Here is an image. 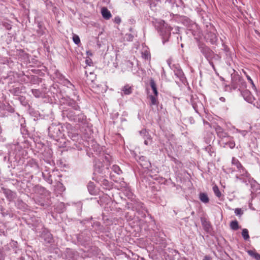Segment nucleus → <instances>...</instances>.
<instances>
[{
    "instance_id": "obj_1",
    "label": "nucleus",
    "mask_w": 260,
    "mask_h": 260,
    "mask_svg": "<svg viewBox=\"0 0 260 260\" xmlns=\"http://www.w3.org/2000/svg\"><path fill=\"white\" fill-rule=\"evenodd\" d=\"M70 120L75 122L82 123L85 119V117L83 113L80 110H74L73 109H68L63 112Z\"/></svg>"
},
{
    "instance_id": "obj_2",
    "label": "nucleus",
    "mask_w": 260,
    "mask_h": 260,
    "mask_svg": "<svg viewBox=\"0 0 260 260\" xmlns=\"http://www.w3.org/2000/svg\"><path fill=\"white\" fill-rule=\"evenodd\" d=\"M159 24L160 31L161 35L162 36V42L164 44L165 42L168 41V39L171 35V31L172 28L163 20L160 21Z\"/></svg>"
},
{
    "instance_id": "obj_3",
    "label": "nucleus",
    "mask_w": 260,
    "mask_h": 260,
    "mask_svg": "<svg viewBox=\"0 0 260 260\" xmlns=\"http://www.w3.org/2000/svg\"><path fill=\"white\" fill-rule=\"evenodd\" d=\"M48 134L51 138L55 139L60 136L61 132L58 126L52 125L48 128Z\"/></svg>"
},
{
    "instance_id": "obj_4",
    "label": "nucleus",
    "mask_w": 260,
    "mask_h": 260,
    "mask_svg": "<svg viewBox=\"0 0 260 260\" xmlns=\"http://www.w3.org/2000/svg\"><path fill=\"white\" fill-rule=\"evenodd\" d=\"M241 94L245 100L247 101L248 103H251L255 100L253 96L248 90H244L242 91L241 92Z\"/></svg>"
},
{
    "instance_id": "obj_5",
    "label": "nucleus",
    "mask_w": 260,
    "mask_h": 260,
    "mask_svg": "<svg viewBox=\"0 0 260 260\" xmlns=\"http://www.w3.org/2000/svg\"><path fill=\"white\" fill-rule=\"evenodd\" d=\"M205 38L212 44L215 43L217 40L216 34L212 32L207 33L205 36Z\"/></svg>"
},
{
    "instance_id": "obj_6",
    "label": "nucleus",
    "mask_w": 260,
    "mask_h": 260,
    "mask_svg": "<svg viewBox=\"0 0 260 260\" xmlns=\"http://www.w3.org/2000/svg\"><path fill=\"white\" fill-rule=\"evenodd\" d=\"M215 131L217 136L219 138L222 139L226 137H229L228 134L220 126H217L215 128Z\"/></svg>"
},
{
    "instance_id": "obj_7",
    "label": "nucleus",
    "mask_w": 260,
    "mask_h": 260,
    "mask_svg": "<svg viewBox=\"0 0 260 260\" xmlns=\"http://www.w3.org/2000/svg\"><path fill=\"white\" fill-rule=\"evenodd\" d=\"M34 190L36 193L46 196L49 194L48 191H47L44 187L40 185H36L34 188Z\"/></svg>"
},
{
    "instance_id": "obj_8",
    "label": "nucleus",
    "mask_w": 260,
    "mask_h": 260,
    "mask_svg": "<svg viewBox=\"0 0 260 260\" xmlns=\"http://www.w3.org/2000/svg\"><path fill=\"white\" fill-rule=\"evenodd\" d=\"M101 13L103 17L106 20H109L112 16L110 12L105 7L102 9Z\"/></svg>"
},
{
    "instance_id": "obj_9",
    "label": "nucleus",
    "mask_w": 260,
    "mask_h": 260,
    "mask_svg": "<svg viewBox=\"0 0 260 260\" xmlns=\"http://www.w3.org/2000/svg\"><path fill=\"white\" fill-rule=\"evenodd\" d=\"M121 91L123 92L124 94L129 95L132 93L133 88L132 86L129 85H125L122 88Z\"/></svg>"
},
{
    "instance_id": "obj_10",
    "label": "nucleus",
    "mask_w": 260,
    "mask_h": 260,
    "mask_svg": "<svg viewBox=\"0 0 260 260\" xmlns=\"http://www.w3.org/2000/svg\"><path fill=\"white\" fill-rule=\"evenodd\" d=\"M68 105L71 108L70 109H73L74 110H80L79 106L74 100H70L68 103Z\"/></svg>"
},
{
    "instance_id": "obj_11",
    "label": "nucleus",
    "mask_w": 260,
    "mask_h": 260,
    "mask_svg": "<svg viewBox=\"0 0 260 260\" xmlns=\"http://www.w3.org/2000/svg\"><path fill=\"white\" fill-rule=\"evenodd\" d=\"M150 86L153 91L154 95L156 96H157L158 91H157V88H156V85L155 84L154 80L153 79H150Z\"/></svg>"
},
{
    "instance_id": "obj_12",
    "label": "nucleus",
    "mask_w": 260,
    "mask_h": 260,
    "mask_svg": "<svg viewBox=\"0 0 260 260\" xmlns=\"http://www.w3.org/2000/svg\"><path fill=\"white\" fill-rule=\"evenodd\" d=\"M200 200L204 203H208L209 202V198L207 194L205 193H200L199 195Z\"/></svg>"
},
{
    "instance_id": "obj_13",
    "label": "nucleus",
    "mask_w": 260,
    "mask_h": 260,
    "mask_svg": "<svg viewBox=\"0 0 260 260\" xmlns=\"http://www.w3.org/2000/svg\"><path fill=\"white\" fill-rule=\"evenodd\" d=\"M142 57L145 60H150L151 58L150 52L147 49L142 52Z\"/></svg>"
},
{
    "instance_id": "obj_14",
    "label": "nucleus",
    "mask_w": 260,
    "mask_h": 260,
    "mask_svg": "<svg viewBox=\"0 0 260 260\" xmlns=\"http://www.w3.org/2000/svg\"><path fill=\"white\" fill-rule=\"evenodd\" d=\"M229 139V140L223 143V147H225L226 146L229 147L230 148H233L235 146V143L234 141L232 140L231 138L230 137H228Z\"/></svg>"
},
{
    "instance_id": "obj_15",
    "label": "nucleus",
    "mask_w": 260,
    "mask_h": 260,
    "mask_svg": "<svg viewBox=\"0 0 260 260\" xmlns=\"http://www.w3.org/2000/svg\"><path fill=\"white\" fill-rule=\"evenodd\" d=\"M230 225L231 229L234 231H237L240 228L238 222L236 220L232 221Z\"/></svg>"
},
{
    "instance_id": "obj_16",
    "label": "nucleus",
    "mask_w": 260,
    "mask_h": 260,
    "mask_svg": "<svg viewBox=\"0 0 260 260\" xmlns=\"http://www.w3.org/2000/svg\"><path fill=\"white\" fill-rule=\"evenodd\" d=\"M202 225L206 231H209L211 229L210 223L206 220H202Z\"/></svg>"
},
{
    "instance_id": "obj_17",
    "label": "nucleus",
    "mask_w": 260,
    "mask_h": 260,
    "mask_svg": "<svg viewBox=\"0 0 260 260\" xmlns=\"http://www.w3.org/2000/svg\"><path fill=\"white\" fill-rule=\"evenodd\" d=\"M248 254L254 258L256 260H260V254L253 250H248L247 251Z\"/></svg>"
},
{
    "instance_id": "obj_18",
    "label": "nucleus",
    "mask_w": 260,
    "mask_h": 260,
    "mask_svg": "<svg viewBox=\"0 0 260 260\" xmlns=\"http://www.w3.org/2000/svg\"><path fill=\"white\" fill-rule=\"evenodd\" d=\"M238 170L241 173V175L242 176L245 177L246 178H248L250 177V174L247 172V171L243 166H242L241 168L239 169Z\"/></svg>"
},
{
    "instance_id": "obj_19",
    "label": "nucleus",
    "mask_w": 260,
    "mask_h": 260,
    "mask_svg": "<svg viewBox=\"0 0 260 260\" xmlns=\"http://www.w3.org/2000/svg\"><path fill=\"white\" fill-rule=\"evenodd\" d=\"M4 193L9 199H11L13 197V192L11 190L4 189Z\"/></svg>"
},
{
    "instance_id": "obj_20",
    "label": "nucleus",
    "mask_w": 260,
    "mask_h": 260,
    "mask_svg": "<svg viewBox=\"0 0 260 260\" xmlns=\"http://www.w3.org/2000/svg\"><path fill=\"white\" fill-rule=\"evenodd\" d=\"M156 97L155 95H149V98L150 100V105H157V100L156 99Z\"/></svg>"
},
{
    "instance_id": "obj_21",
    "label": "nucleus",
    "mask_w": 260,
    "mask_h": 260,
    "mask_svg": "<svg viewBox=\"0 0 260 260\" xmlns=\"http://www.w3.org/2000/svg\"><path fill=\"white\" fill-rule=\"evenodd\" d=\"M232 162L233 165L236 166V167L238 169L241 168V167L242 166V165L241 164V163L238 160V159H237L234 157L233 158Z\"/></svg>"
},
{
    "instance_id": "obj_22",
    "label": "nucleus",
    "mask_w": 260,
    "mask_h": 260,
    "mask_svg": "<svg viewBox=\"0 0 260 260\" xmlns=\"http://www.w3.org/2000/svg\"><path fill=\"white\" fill-rule=\"evenodd\" d=\"M242 235L244 240H246L249 239L248 234V231L246 229H244L242 230Z\"/></svg>"
},
{
    "instance_id": "obj_23",
    "label": "nucleus",
    "mask_w": 260,
    "mask_h": 260,
    "mask_svg": "<svg viewBox=\"0 0 260 260\" xmlns=\"http://www.w3.org/2000/svg\"><path fill=\"white\" fill-rule=\"evenodd\" d=\"M112 170L114 172H115L118 175H119L122 173V171L120 170L119 167L117 165H113L112 167Z\"/></svg>"
},
{
    "instance_id": "obj_24",
    "label": "nucleus",
    "mask_w": 260,
    "mask_h": 260,
    "mask_svg": "<svg viewBox=\"0 0 260 260\" xmlns=\"http://www.w3.org/2000/svg\"><path fill=\"white\" fill-rule=\"evenodd\" d=\"M32 93L36 98H40L42 96V92L39 89H32Z\"/></svg>"
},
{
    "instance_id": "obj_25",
    "label": "nucleus",
    "mask_w": 260,
    "mask_h": 260,
    "mask_svg": "<svg viewBox=\"0 0 260 260\" xmlns=\"http://www.w3.org/2000/svg\"><path fill=\"white\" fill-rule=\"evenodd\" d=\"M213 190L215 193V194L218 198L220 197L221 196V193L218 188V187L217 186H214L213 187Z\"/></svg>"
},
{
    "instance_id": "obj_26",
    "label": "nucleus",
    "mask_w": 260,
    "mask_h": 260,
    "mask_svg": "<svg viewBox=\"0 0 260 260\" xmlns=\"http://www.w3.org/2000/svg\"><path fill=\"white\" fill-rule=\"evenodd\" d=\"M140 134L143 137L144 139H145L146 138L148 139L149 138V134L145 129L141 131L140 132Z\"/></svg>"
},
{
    "instance_id": "obj_27",
    "label": "nucleus",
    "mask_w": 260,
    "mask_h": 260,
    "mask_svg": "<svg viewBox=\"0 0 260 260\" xmlns=\"http://www.w3.org/2000/svg\"><path fill=\"white\" fill-rule=\"evenodd\" d=\"M73 40L75 44L78 45L80 43V39L79 38V37L75 34L73 35Z\"/></svg>"
},
{
    "instance_id": "obj_28",
    "label": "nucleus",
    "mask_w": 260,
    "mask_h": 260,
    "mask_svg": "<svg viewBox=\"0 0 260 260\" xmlns=\"http://www.w3.org/2000/svg\"><path fill=\"white\" fill-rule=\"evenodd\" d=\"M246 77H247V80L250 82V83L252 85V88L254 89V90H256V87L252 81V80L251 79V78H250V77L247 75H246Z\"/></svg>"
},
{
    "instance_id": "obj_29",
    "label": "nucleus",
    "mask_w": 260,
    "mask_h": 260,
    "mask_svg": "<svg viewBox=\"0 0 260 260\" xmlns=\"http://www.w3.org/2000/svg\"><path fill=\"white\" fill-rule=\"evenodd\" d=\"M235 213L236 215H241L243 212L240 208H236L235 210Z\"/></svg>"
},
{
    "instance_id": "obj_30",
    "label": "nucleus",
    "mask_w": 260,
    "mask_h": 260,
    "mask_svg": "<svg viewBox=\"0 0 260 260\" xmlns=\"http://www.w3.org/2000/svg\"><path fill=\"white\" fill-rule=\"evenodd\" d=\"M183 73L181 70L178 69L177 70V72H175V75H177L178 77H181L182 76Z\"/></svg>"
},
{
    "instance_id": "obj_31",
    "label": "nucleus",
    "mask_w": 260,
    "mask_h": 260,
    "mask_svg": "<svg viewBox=\"0 0 260 260\" xmlns=\"http://www.w3.org/2000/svg\"><path fill=\"white\" fill-rule=\"evenodd\" d=\"M145 140H144V144L146 145H148L149 144V141H150V138L149 137L148 139H147V138H146L145 139H144Z\"/></svg>"
},
{
    "instance_id": "obj_32",
    "label": "nucleus",
    "mask_w": 260,
    "mask_h": 260,
    "mask_svg": "<svg viewBox=\"0 0 260 260\" xmlns=\"http://www.w3.org/2000/svg\"><path fill=\"white\" fill-rule=\"evenodd\" d=\"M37 32L39 35L41 36L44 34L43 30L40 27V30H37Z\"/></svg>"
},
{
    "instance_id": "obj_33",
    "label": "nucleus",
    "mask_w": 260,
    "mask_h": 260,
    "mask_svg": "<svg viewBox=\"0 0 260 260\" xmlns=\"http://www.w3.org/2000/svg\"><path fill=\"white\" fill-rule=\"evenodd\" d=\"M211 259H212V258L211 256H210L209 255H206L204 256L203 260H211Z\"/></svg>"
},
{
    "instance_id": "obj_34",
    "label": "nucleus",
    "mask_w": 260,
    "mask_h": 260,
    "mask_svg": "<svg viewBox=\"0 0 260 260\" xmlns=\"http://www.w3.org/2000/svg\"><path fill=\"white\" fill-rule=\"evenodd\" d=\"M115 22L116 23H119L121 22L120 18L119 17H116L115 18Z\"/></svg>"
},
{
    "instance_id": "obj_35",
    "label": "nucleus",
    "mask_w": 260,
    "mask_h": 260,
    "mask_svg": "<svg viewBox=\"0 0 260 260\" xmlns=\"http://www.w3.org/2000/svg\"><path fill=\"white\" fill-rule=\"evenodd\" d=\"M86 64L89 65V66H90V63L91 62V59L89 58V59H87L86 60Z\"/></svg>"
},
{
    "instance_id": "obj_36",
    "label": "nucleus",
    "mask_w": 260,
    "mask_h": 260,
    "mask_svg": "<svg viewBox=\"0 0 260 260\" xmlns=\"http://www.w3.org/2000/svg\"><path fill=\"white\" fill-rule=\"evenodd\" d=\"M51 240H52V238L50 237V234H48V241H47V242L50 243V242H51Z\"/></svg>"
},
{
    "instance_id": "obj_37",
    "label": "nucleus",
    "mask_w": 260,
    "mask_h": 260,
    "mask_svg": "<svg viewBox=\"0 0 260 260\" xmlns=\"http://www.w3.org/2000/svg\"><path fill=\"white\" fill-rule=\"evenodd\" d=\"M86 53L88 55H89V56H92V53L91 52V51H87L86 52Z\"/></svg>"
},
{
    "instance_id": "obj_38",
    "label": "nucleus",
    "mask_w": 260,
    "mask_h": 260,
    "mask_svg": "<svg viewBox=\"0 0 260 260\" xmlns=\"http://www.w3.org/2000/svg\"><path fill=\"white\" fill-rule=\"evenodd\" d=\"M219 100H220V101H221V102H225V98H223V97H221V98H220Z\"/></svg>"
},
{
    "instance_id": "obj_39",
    "label": "nucleus",
    "mask_w": 260,
    "mask_h": 260,
    "mask_svg": "<svg viewBox=\"0 0 260 260\" xmlns=\"http://www.w3.org/2000/svg\"><path fill=\"white\" fill-rule=\"evenodd\" d=\"M48 182H49V183L50 184H52V180L49 178L48 179Z\"/></svg>"
},
{
    "instance_id": "obj_40",
    "label": "nucleus",
    "mask_w": 260,
    "mask_h": 260,
    "mask_svg": "<svg viewBox=\"0 0 260 260\" xmlns=\"http://www.w3.org/2000/svg\"><path fill=\"white\" fill-rule=\"evenodd\" d=\"M232 87L234 88V89H236L237 88V86H236L235 84H234V83H232Z\"/></svg>"
},
{
    "instance_id": "obj_41",
    "label": "nucleus",
    "mask_w": 260,
    "mask_h": 260,
    "mask_svg": "<svg viewBox=\"0 0 260 260\" xmlns=\"http://www.w3.org/2000/svg\"><path fill=\"white\" fill-rule=\"evenodd\" d=\"M7 28L8 29H10L11 28V27L10 26V25L8 24V26H7Z\"/></svg>"
},
{
    "instance_id": "obj_42",
    "label": "nucleus",
    "mask_w": 260,
    "mask_h": 260,
    "mask_svg": "<svg viewBox=\"0 0 260 260\" xmlns=\"http://www.w3.org/2000/svg\"><path fill=\"white\" fill-rule=\"evenodd\" d=\"M211 147L210 146H208V147H207L206 148V149H207V150H210V151H211Z\"/></svg>"
},
{
    "instance_id": "obj_43",
    "label": "nucleus",
    "mask_w": 260,
    "mask_h": 260,
    "mask_svg": "<svg viewBox=\"0 0 260 260\" xmlns=\"http://www.w3.org/2000/svg\"><path fill=\"white\" fill-rule=\"evenodd\" d=\"M210 63L211 65L212 66V67L214 69V66L213 62H210Z\"/></svg>"
},
{
    "instance_id": "obj_44",
    "label": "nucleus",
    "mask_w": 260,
    "mask_h": 260,
    "mask_svg": "<svg viewBox=\"0 0 260 260\" xmlns=\"http://www.w3.org/2000/svg\"><path fill=\"white\" fill-rule=\"evenodd\" d=\"M204 50H205V51H209V49L208 48H205V49H204Z\"/></svg>"
},
{
    "instance_id": "obj_45",
    "label": "nucleus",
    "mask_w": 260,
    "mask_h": 260,
    "mask_svg": "<svg viewBox=\"0 0 260 260\" xmlns=\"http://www.w3.org/2000/svg\"><path fill=\"white\" fill-rule=\"evenodd\" d=\"M144 165L146 166V167H145L146 168H148V165Z\"/></svg>"
},
{
    "instance_id": "obj_46",
    "label": "nucleus",
    "mask_w": 260,
    "mask_h": 260,
    "mask_svg": "<svg viewBox=\"0 0 260 260\" xmlns=\"http://www.w3.org/2000/svg\"><path fill=\"white\" fill-rule=\"evenodd\" d=\"M2 133V129L1 128H0V134Z\"/></svg>"
},
{
    "instance_id": "obj_47",
    "label": "nucleus",
    "mask_w": 260,
    "mask_h": 260,
    "mask_svg": "<svg viewBox=\"0 0 260 260\" xmlns=\"http://www.w3.org/2000/svg\"><path fill=\"white\" fill-rule=\"evenodd\" d=\"M237 178H239V179H241L240 178H239L238 176H236Z\"/></svg>"
},
{
    "instance_id": "obj_48",
    "label": "nucleus",
    "mask_w": 260,
    "mask_h": 260,
    "mask_svg": "<svg viewBox=\"0 0 260 260\" xmlns=\"http://www.w3.org/2000/svg\"><path fill=\"white\" fill-rule=\"evenodd\" d=\"M210 153H214V152H213H213L210 151Z\"/></svg>"
},
{
    "instance_id": "obj_49",
    "label": "nucleus",
    "mask_w": 260,
    "mask_h": 260,
    "mask_svg": "<svg viewBox=\"0 0 260 260\" xmlns=\"http://www.w3.org/2000/svg\"><path fill=\"white\" fill-rule=\"evenodd\" d=\"M210 155L211 156H212V153H210Z\"/></svg>"
}]
</instances>
